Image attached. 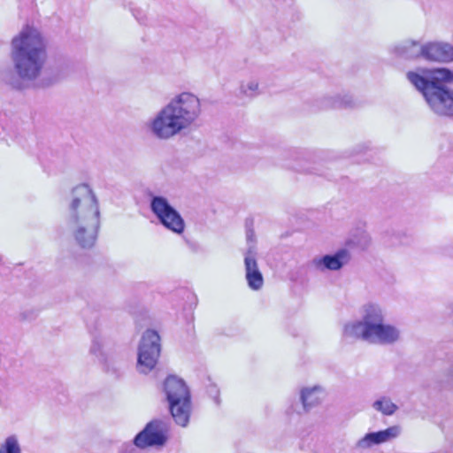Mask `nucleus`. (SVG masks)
I'll use <instances>...</instances> for the list:
<instances>
[{
	"mask_svg": "<svg viewBox=\"0 0 453 453\" xmlns=\"http://www.w3.org/2000/svg\"><path fill=\"white\" fill-rule=\"evenodd\" d=\"M65 202V231L79 247L92 248L100 226V211L96 195L88 184H81L71 190Z\"/></svg>",
	"mask_w": 453,
	"mask_h": 453,
	"instance_id": "f257e3e1",
	"label": "nucleus"
},
{
	"mask_svg": "<svg viewBox=\"0 0 453 453\" xmlns=\"http://www.w3.org/2000/svg\"><path fill=\"white\" fill-rule=\"evenodd\" d=\"M202 114L200 99L193 93L173 96L146 122L149 132L157 139L167 141L191 129Z\"/></svg>",
	"mask_w": 453,
	"mask_h": 453,
	"instance_id": "f03ea898",
	"label": "nucleus"
},
{
	"mask_svg": "<svg viewBox=\"0 0 453 453\" xmlns=\"http://www.w3.org/2000/svg\"><path fill=\"white\" fill-rule=\"evenodd\" d=\"M408 81L425 98L429 109L438 116L453 117V71L448 68H421L406 74Z\"/></svg>",
	"mask_w": 453,
	"mask_h": 453,
	"instance_id": "7ed1b4c3",
	"label": "nucleus"
},
{
	"mask_svg": "<svg viewBox=\"0 0 453 453\" xmlns=\"http://www.w3.org/2000/svg\"><path fill=\"white\" fill-rule=\"evenodd\" d=\"M11 58L20 79L35 80L47 59L46 42L41 33L28 26L24 27L12 40Z\"/></svg>",
	"mask_w": 453,
	"mask_h": 453,
	"instance_id": "20e7f679",
	"label": "nucleus"
},
{
	"mask_svg": "<svg viewBox=\"0 0 453 453\" xmlns=\"http://www.w3.org/2000/svg\"><path fill=\"white\" fill-rule=\"evenodd\" d=\"M344 334L371 344L393 345L400 340L401 332L386 322V313L380 305L369 303L363 305L360 319L348 323Z\"/></svg>",
	"mask_w": 453,
	"mask_h": 453,
	"instance_id": "39448f33",
	"label": "nucleus"
},
{
	"mask_svg": "<svg viewBox=\"0 0 453 453\" xmlns=\"http://www.w3.org/2000/svg\"><path fill=\"white\" fill-rule=\"evenodd\" d=\"M164 392L175 423L183 427L187 426L191 413V395L185 381L170 375L165 380Z\"/></svg>",
	"mask_w": 453,
	"mask_h": 453,
	"instance_id": "423d86ee",
	"label": "nucleus"
},
{
	"mask_svg": "<svg viewBox=\"0 0 453 453\" xmlns=\"http://www.w3.org/2000/svg\"><path fill=\"white\" fill-rule=\"evenodd\" d=\"M160 351V336L157 332L154 330L145 331L138 347L136 365L138 372L147 374L152 371L157 363Z\"/></svg>",
	"mask_w": 453,
	"mask_h": 453,
	"instance_id": "0eeeda50",
	"label": "nucleus"
},
{
	"mask_svg": "<svg viewBox=\"0 0 453 453\" xmlns=\"http://www.w3.org/2000/svg\"><path fill=\"white\" fill-rule=\"evenodd\" d=\"M150 206L151 211L165 228L176 234H181L184 231V219L165 197L153 196Z\"/></svg>",
	"mask_w": 453,
	"mask_h": 453,
	"instance_id": "6e6552de",
	"label": "nucleus"
},
{
	"mask_svg": "<svg viewBox=\"0 0 453 453\" xmlns=\"http://www.w3.org/2000/svg\"><path fill=\"white\" fill-rule=\"evenodd\" d=\"M169 425L165 419H153L149 422L142 431L136 434L134 444L140 448L163 446L167 441Z\"/></svg>",
	"mask_w": 453,
	"mask_h": 453,
	"instance_id": "1a4fd4ad",
	"label": "nucleus"
},
{
	"mask_svg": "<svg viewBox=\"0 0 453 453\" xmlns=\"http://www.w3.org/2000/svg\"><path fill=\"white\" fill-rule=\"evenodd\" d=\"M349 260V252L345 249H342L334 254L315 257L310 262V266L320 273L326 271H338L347 265Z\"/></svg>",
	"mask_w": 453,
	"mask_h": 453,
	"instance_id": "9d476101",
	"label": "nucleus"
},
{
	"mask_svg": "<svg viewBox=\"0 0 453 453\" xmlns=\"http://www.w3.org/2000/svg\"><path fill=\"white\" fill-rule=\"evenodd\" d=\"M438 63L453 62V45L443 41H434L425 43V58Z\"/></svg>",
	"mask_w": 453,
	"mask_h": 453,
	"instance_id": "9b49d317",
	"label": "nucleus"
},
{
	"mask_svg": "<svg viewBox=\"0 0 453 453\" xmlns=\"http://www.w3.org/2000/svg\"><path fill=\"white\" fill-rule=\"evenodd\" d=\"M245 278L248 286L252 290H259L264 285V278L258 269L257 262L255 257V252L249 248L244 257Z\"/></svg>",
	"mask_w": 453,
	"mask_h": 453,
	"instance_id": "f8f14e48",
	"label": "nucleus"
},
{
	"mask_svg": "<svg viewBox=\"0 0 453 453\" xmlns=\"http://www.w3.org/2000/svg\"><path fill=\"white\" fill-rule=\"evenodd\" d=\"M391 52L404 59L425 58V43L419 41L405 40L394 45Z\"/></svg>",
	"mask_w": 453,
	"mask_h": 453,
	"instance_id": "ddd939ff",
	"label": "nucleus"
},
{
	"mask_svg": "<svg viewBox=\"0 0 453 453\" xmlns=\"http://www.w3.org/2000/svg\"><path fill=\"white\" fill-rule=\"evenodd\" d=\"M354 105L352 96L348 94L325 96L319 101V108L323 110L350 108Z\"/></svg>",
	"mask_w": 453,
	"mask_h": 453,
	"instance_id": "4468645a",
	"label": "nucleus"
},
{
	"mask_svg": "<svg viewBox=\"0 0 453 453\" xmlns=\"http://www.w3.org/2000/svg\"><path fill=\"white\" fill-rule=\"evenodd\" d=\"M321 395L322 390L319 387L302 390L301 401L303 411H308L310 408L319 404L321 401Z\"/></svg>",
	"mask_w": 453,
	"mask_h": 453,
	"instance_id": "2eb2a0df",
	"label": "nucleus"
},
{
	"mask_svg": "<svg viewBox=\"0 0 453 453\" xmlns=\"http://www.w3.org/2000/svg\"><path fill=\"white\" fill-rule=\"evenodd\" d=\"M412 242V237L405 232H394L390 234H387L384 237V242L389 246H402L410 245Z\"/></svg>",
	"mask_w": 453,
	"mask_h": 453,
	"instance_id": "dca6fc26",
	"label": "nucleus"
},
{
	"mask_svg": "<svg viewBox=\"0 0 453 453\" xmlns=\"http://www.w3.org/2000/svg\"><path fill=\"white\" fill-rule=\"evenodd\" d=\"M372 407L376 411H378L387 416L393 415L398 409L397 405L395 404L388 397H386V396H383V397L376 400L372 403Z\"/></svg>",
	"mask_w": 453,
	"mask_h": 453,
	"instance_id": "f3484780",
	"label": "nucleus"
},
{
	"mask_svg": "<svg viewBox=\"0 0 453 453\" xmlns=\"http://www.w3.org/2000/svg\"><path fill=\"white\" fill-rule=\"evenodd\" d=\"M68 73H69V65H58V66L52 67L50 70V73H49L50 75V78L49 79V81H43V85L44 86L52 85L58 81H59L61 79L65 78V76H67Z\"/></svg>",
	"mask_w": 453,
	"mask_h": 453,
	"instance_id": "a211bd4d",
	"label": "nucleus"
},
{
	"mask_svg": "<svg viewBox=\"0 0 453 453\" xmlns=\"http://www.w3.org/2000/svg\"><path fill=\"white\" fill-rule=\"evenodd\" d=\"M379 432L366 434L363 438L357 441V447L359 449H369L373 445L381 444Z\"/></svg>",
	"mask_w": 453,
	"mask_h": 453,
	"instance_id": "6ab92c4d",
	"label": "nucleus"
},
{
	"mask_svg": "<svg viewBox=\"0 0 453 453\" xmlns=\"http://www.w3.org/2000/svg\"><path fill=\"white\" fill-rule=\"evenodd\" d=\"M103 338L101 336H94L89 352L94 355L100 363L106 362V357L103 351Z\"/></svg>",
	"mask_w": 453,
	"mask_h": 453,
	"instance_id": "aec40b11",
	"label": "nucleus"
},
{
	"mask_svg": "<svg viewBox=\"0 0 453 453\" xmlns=\"http://www.w3.org/2000/svg\"><path fill=\"white\" fill-rule=\"evenodd\" d=\"M0 453H21L18 439L15 435L8 436L0 445Z\"/></svg>",
	"mask_w": 453,
	"mask_h": 453,
	"instance_id": "412c9836",
	"label": "nucleus"
},
{
	"mask_svg": "<svg viewBox=\"0 0 453 453\" xmlns=\"http://www.w3.org/2000/svg\"><path fill=\"white\" fill-rule=\"evenodd\" d=\"M240 93L248 97H254L259 94V85L256 80L242 82Z\"/></svg>",
	"mask_w": 453,
	"mask_h": 453,
	"instance_id": "4be33fe9",
	"label": "nucleus"
},
{
	"mask_svg": "<svg viewBox=\"0 0 453 453\" xmlns=\"http://www.w3.org/2000/svg\"><path fill=\"white\" fill-rule=\"evenodd\" d=\"M378 432L380 434L381 442L384 443L396 438L400 434L401 429L398 426H393Z\"/></svg>",
	"mask_w": 453,
	"mask_h": 453,
	"instance_id": "5701e85b",
	"label": "nucleus"
},
{
	"mask_svg": "<svg viewBox=\"0 0 453 453\" xmlns=\"http://www.w3.org/2000/svg\"><path fill=\"white\" fill-rule=\"evenodd\" d=\"M207 393L214 400V402L217 404H219V403H220V400H219V389L218 388V387L215 384L211 383V384L208 385V387H207Z\"/></svg>",
	"mask_w": 453,
	"mask_h": 453,
	"instance_id": "b1692460",
	"label": "nucleus"
},
{
	"mask_svg": "<svg viewBox=\"0 0 453 453\" xmlns=\"http://www.w3.org/2000/svg\"><path fill=\"white\" fill-rule=\"evenodd\" d=\"M370 236L365 232H362L360 234V238L357 241H353V242L360 249H365L370 244Z\"/></svg>",
	"mask_w": 453,
	"mask_h": 453,
	"instance_id": "393cba45",
	"label": "nucleus"
},
{
	"mask_svg": "<svg viewBox=\"0 0 453 453\" xmlns=\"http://www.w3.org/2000/svg\"><path fill=\"white\" fill-rule=\"evenodd\" d=\"M302 170L307 173H315L319 175L323 174L321 165L319 164H315L313 166L302 167Z\"/></svg>",
	"mask_w": 453,
	"mask_h": 453,
	"instance_id": "a878e982",
	"label": "nucleus"
},
{
	"mask_svg": "<svg viewBox=\"0 0 453 453\" xmlns=\"http://www.w3.org/2000/svg\"><path fill=\"white\" fill-rule=\"evenodd\" d=\"M133 14L139 23H145L146 14L142 10H134Z\"/></svg>",
	"mask_w": 453,
	"mask_h": 453,
	"instance_id": "bb28decb",
	"label": "nucleus"
},
{
	"mask_svg": "<svg viewBox=\"0 0 453 453\" xmlns=\"http://www.w3.org/2000/svg\"><path fill=\"white\" fill-rule=\"evenodd\" d=\"M246 238H247L248 242H251L254 241V231L252 229H250V228L247 229Z\"/></svg>",
	"mask_w": 453,
	"mask_h": 453,
	"instance_id": "cd10ccee",
	"label": "nucleus"
},
{
	"mask_svg": "<svg viewBox=\"0 0 453 453\" xmlns=\"http://www.w3.org/2000/svg\"><path fill=\"white\" fill-rule=\"evenodd\" d=\"M4 130V127H2L0 125V140L4 139V136H3Z\"/></svg>",
	"mask_w": 453,
	"mask_h": 453,
	"instance_id": "c85d7f7f",
	"label": "nucleus"
}]
</instances>
